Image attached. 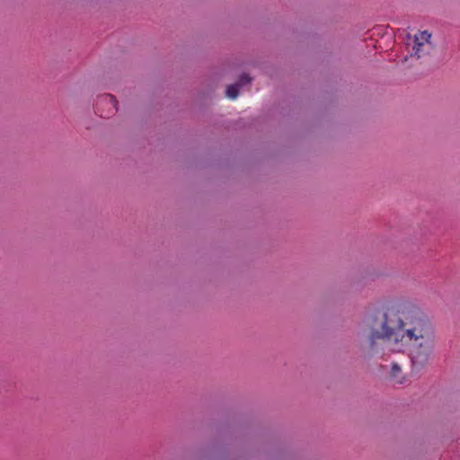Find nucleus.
<instances>
[{
  "mask_svg": "<svg viewBox=\"0 0 460 460\" xmlns=\"http://www.w3.org/2000/svg\"><path fill=\"white\" fill-rule=\"evenodd\" d=\"M251 81H252V78L248 75L244 74V75H241V77L239 78V80L236 84L240 87V86L250 84Z\"/></svg>",
  "mask_w": 460,
  "mask_h": 460,
  "instance_id": "nucleus-6",
  "label": "nucleus"
},
{
  "mask_svg": "<svg viewBox=\"0 0 460 460\" xmlns=\"http://www.w3.org/2000/svg\"><path fill=\"white\" fill-rule=\"evenodd\" d=\"M239 93V85L237 84H231L226 89V96L229 99H235Z\"/></svg>",
  "mask_w": 460,
  "mask_h": 460,
  "instance_id": "nucleus-5",
  "label": "nucleus"
},
{
  "mask_svg": "<svg viewBox=\"0 0 460 460\" xmlns=\"http://www.w3.org/2000/svg\"><path fill=\"white\" fill-rule=\"evenodd\" d=\"M400 372H401L400 365L397 363L394 364L392 367L391 374H390L391 379H394L395 377L396 374H398Z\"/></svg>",
  "mask_w": 460,
  "mask_h": 460,
  "instance_id": "nucleus-7",
  "label": "nucleus"
},
{
  "mask_svg": "<svg viewBox=\"0 0 460 460\" xmlns=\"http://www.w3.org/2000/svg\"><path fill=\"white\" fill-rule=\"evenodd\" d=\"M395 383L401 384L402 381L401 380H397V381H395Z\"/></svg>",
  "mask_w": 460,
  "mask_h": 460,
  "instance_id": "nucleus-8",
  "label": "nucleus"
},
{
  "mask_svg": "<svg viewBox=\"0 0 460 460\" xmlns=\"http://www.w3.org/2000/svg\"><path fill=\"white\" fill-rule=\"evenodd\" d=\"M404 346L406 347V345L404 344ZM407 352V349L405 348V349L403 350V353H406Z\"/></svg>",
  "mask_w": 460,
  "mask_h": 460,
  "instance_id": "nucleus-9",
  "label": "nucleus"
},
{
  "mask_svg": "<svg viewBox=\"0 0 460 460\" xmlns=\"http://www.w3.org/2000/svg\"><path fill=\"white\" fill-rule=\"evenodd\" d=\"M402 314L399 309L394 307L387 308L384 314V323L382 325V332H373L369 337L370 345L374 347L377 340H383L387 343V347L394 352H401L402 350Z\"/></svg>",
  "mask_w": 460,
  "mask_h": 460,
  "instance_id": "nucleus-2",
  "label": "nucleus"
},
{
  "mask_svg": "<svg viewBox=\"0 0 460 460\" xmlns=\"http://www.w3.org/2000/svg\"><path fill=\"white\" fill-rule=\"evenodd\" d=\"M436 49L437 44L429 30H419L412 35L407 34L404 38V62L411 60L424 64L433 57Z\"/></svg>",
  "mask_w": 460,
  "mask_h": 460,
  "instance_id": "nucleus-3",
  "label": "nucleus"
},
{
  "mask_svg": "<svg viewBox=\"0 0 460 460\" xmlns=\"http://www.w3.org/2000/svg\"><path fill=\"white\" fill-rule=\"evenodd\" d=\"M412 371L422 368L428 359L434 339V330L428 315L420 306L404 301V339Z\"/></svg>",
  "mask_w": 460,
  "mask_h": 460,
  "instance_id": "nucleus-1",
  "label": "nucleus"
},
{
  "mask_svg": "<svg viewBox=\"0 0 460 460\" xmlns=\"http://www.w3.org/2000/svg\"><path fill=\"white\" fill-rule=\"evenodd\" d=\"M104 103L109 104L110 109H109L107 114H105V115L101 114L102 117V116L109 117L110 115L115 113L118 111V102L113 95L106 94V95L101 97V99L98 102V105H102Z\"/></svg>",
  "mask_w": 460,
  "mask_h": 460,
  "instance_id": "nucleus-4",
  "label": "nucleus"
}]
</instances>
